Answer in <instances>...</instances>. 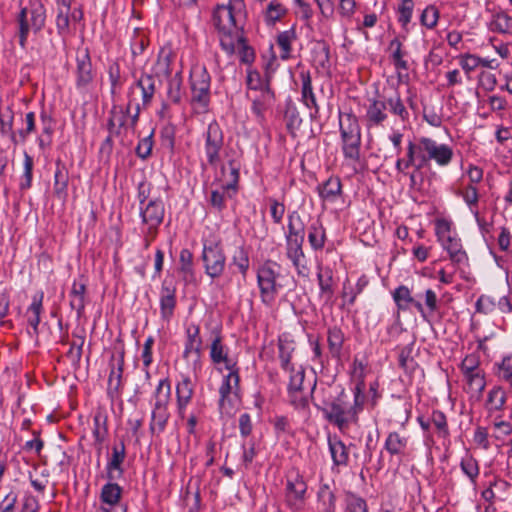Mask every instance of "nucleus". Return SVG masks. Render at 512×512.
Wrapping results in <instances>:
<instances>
[{
	"label": "nucleus",
	"mask_w": 512,
	"mask_h": 512,
	"mask_svg": "<svg viewBox=\"0 0 512 512\" xmlns=\"http://www.w3.org/2000/svg\"><path fill=\"white\" fill-rule=\"evenodd\" d=\"M156 77L152 74L142 73L140 77L129 87L128 100L139 102L137 94L141 95V105L143 108L147 107L153 100L156 92Z\"/></svg>",
	"instance_id": "obj_15"
},
{
	"label": "nucleus",
	"mask_w": 512,
	"mask_h": 512,
	"mask_svg": "<svg viewBox=\"0 0 512 512\" xmlns=\"http://www.w3.org/2000/svg\"><path fill=\"white\" fill-rule=\"evenodd\" d=\"M329 451L333 464L346 466L349 461V449L337 436L328 438Z\"/></svg>",
	"instance_id": "obj_32"
},
{
	"label": "nucleus",
	"mask_w": 512,
	"mask_h": 512,
	"mask_svg": "<svg viewBox=\"0 0 512 512\" xmlns=\"http://www.w3.org/2000/svg\"><path fill=\"white\" fill-rule=\"evenodd\" d=\"M19 44L25 48L29 31H41L46 22V10L40 1L31 2L28 7L21 9L18 17Z\"/></svg>",
	"instance_id": "obj_5"
},
{
	"label": "nucleus",
	"mask_w": 512,
	"mask_h": 512,
	"mask_svg": "<svg viewBox=\"0 0 512 512\" xmlns=\"http://www.w3.org/2000/svg\"><path fill=\"white\" fill-rule=\"evenodd\" d=\"M57 11V30L60 35H65L69 32L70 5L66 0H57Z\"/></svg>",
	"instance_id": "obj_49"
},
{
	"label": "nucleus",
	"mask_w": 512,
	"mask_h": 512,
	"mask_svg": "<svg viewBox=\"0 0 512 512\" xmlns=\"http://www.w3.org/2000/svg\"><path fill=\"white\" fill-rule=\"evenodd\" d=\"M414 10L413 0H402V3L398 7V21L402 27H406L411 19Z\"/></svg>",
	"instance_id": "obj_64"
},
{
	"label": "nucleus",
	"mask_w": 512,
	"mask_h": 512,
	"mask_svg": "<svg viewBox=\"0 0 512 512\" xmlns=\"http://www.w3.org/2000/svg\"><path fill=\"white\" fill-rule=\"evenodd\" d=\"M85 294H86V283L81 276L78 280L75 279L72 284L70 291V306L76 311L77 317L80 318L83 315L85 309Z\"/></svg>",
	"instance_id": "obj_29"
},
{
	"label": "nucleus",
	"mask_w": 512,
	"mask_h": 512,
	"mask_svg": "<svg viewBox=\"0 0 512 512\" xmlns=\"http://www.w3.org/2000/svg\"><path fill=\"white\" fill-rule=\"evenodd\" d=\"M317 496L325 512H335L336 498L328 484H322L320 486Z\"/></svg>",
	"instance_id": "obj_56"
},
{
	"label": "nucleus",
	"mask_w": 512,
	"mask_h": 512,
	"mask_svg": "<svg viewBox=\"0 0 512 512\" xmlns=\"http://www.w3.org/2000/svg\"><path fill=\"white\" fill-rule=\"evenodd\" d=\"M228 374L224 376L223 381L219 388V404L220 406H224V403L229 400V396L231 394H237L239 390V369L238 367H233V369H227Z\"/></svg>",
	"instance_id": "obj_24"
},
{
	"label": "nucleus",
	"mask_w": 512,
	"mask_h": 512,
	"mask_svg": "<svg viewBox=\"0 0 512 512\" xmlns=\"http://www.w3.org/2000/svg\"><path fill=\"white\" fill-rule=\"evenodd\" d=\"M219 34L220 45L228 55L234 54L244 39V37L239 33L238 29L234 32H219Z\"/></svg>",
	"instance_id": "obj_47"
},
{
	"label": "nucleus",
	"mask_w": 512,
	"mask_h": 512,
	"mask_svg": "<svg viewBox=\"0 0 512 512\" xmlns=\"http://www.w3.org/2000/svg\"><path fill=\"white\" fill-rule=\"evenodd\" d=\"M245 12V9H236L234 5L218 4L212 12V21L218 32H234L238 29L237 17Z\"/></svg>",
	"instance_id": "obj_13"
},
{
	"label": "nucleus",
	"mask_w": 512,
	"mask_h": 512,
	"mask_svg": "<svg viewBox=\"0 0 512 512\" xmlns=\"http://www.w3.org/2000/svg\"><path fill=\"white\" fill-rule=\"evenodd\" d=\"M187 340L183 352L184 358H188L190 354L196 356V361L201 357L202 351V338L200 336V328L198 325H189L186 329Z\"/></svg>",
	"instance_id": "obj_27"
},
{
	"label": "nucleus",
	"mask_w": 512,
	"mask_h": 512,
	"mask_svg": "<svg viewBox=\"0 0 512 512\" xmlns=\"http://www.w3.org/2000/svg\"><path fill=\"white\" fill-rule=\"evenodd\" d=\"M296 39V32L294 28L283 31L277 36V45L281 49V58L288 59L291 54V44Z\"/></svg>",
	"instance_id": "obj_55"
},
{
	"label": "nucleus",
	"mask_w": 512,
	"mask_h": 512,
	"mask_svg": "<svg viewBox=\"0 0 512 512\" xmlns=\"http://www.w3.org/2000/svg\"><path fill=\"white\" fill-rule=\"evenodd\" d=\"M123 353L120 355L117 360L116 366L113 365L109 379H108V390L113 392H118L121 386L122 372H123V363H124Z\"/></svg>",
	"instance_id": "obj_58"
},
{
	"label": "nucleus",
	"mask_w": 512,
	"mask_h": 512,
	"mask_svg": "<svg viewBox=\"0 0 512 512\" xmlns=\"http://www.w3.org/2000/svg\"><path fill=\"white\" fill-rule=\"evenodd\" d=\"M392 296L396 303L398 312L407 311L411 306H413L423 318H426V310L424 306L412 297L411 291L407 286L400 285L393 291Z\"/></svg>",
	"instance_id": "obj_21"
},
{
	"label": "nucleus",
	"mask_w": 512,
	"mask_h": 512,
	"mask_svg": "<svg viewBox=\"0 0 512 512\" xmlns=\"http://www.w3.org/2000/svg\"><path fill=\"white\" fill-rule=\"evenodd\" d=\"M126 458V448L124 441H119L112 447V454L106 465V473L109 481H115L122 478L124 470L122 464Z\"/></svg>",
	"instance_id": "obj_18"
},
{
	"label": "nucleus",
	"mask_w": 512,
	"mask_h": 512,
	"mask_svg": "<svg viewBox=\"0 0 512 512\" xmlns=\"http://www.w3.org/2000/svg\"><path fill=\"white\" fill-rule=\"evenodd\" d=\"M506 401V390L501 386H494L487 394L485 406L489 412L501 411L504 409Z\"/></svg>",
	"instance_id": "obj_35"
},
{
	"label": "nucleus",
	"mask_w": 512,
	"mask_h": 512,
	"mask_svg": "<svg viewBox=\"0 0 512 512\" xmlns=\"http://www.w3.org/2000/svg\"><path fill=\"white\" fill-rule=\"evenodd\" d=\"M204 152L210 166L216 167L220 162V153L224 145L222 129L216 121L211 122L204 133Z\"/></svg>",
	"instance_id": "obj_12"
},
{
	"label": "nucleus",
	"mask_w": 512,
	"mask_h": 512,
	"mask_svg": "<svg viewBox=\"0 0 512 512\" xmlns=\"http://www.w3.org/2000/svg\"><path fill=\"white\" fill-rule=\"evenodd\" d=\"M194 394V384L189 376H182L181 381L176 385L177 407L182 414L190 403Z\"/></svg>",
	"instance_id": "obj_31"
},
{
	"label": "nucleus",
	"mask_w": 512,
	"mask_h": 512,
	"mask_svg": "<svg viewBox=\"0 0 512 512\" xmlns=\"http://www.w3.org/2000/svg\"><path fill=\"white\" fill-rule=\"evenodd\" d=\"M451 222L447 219H437L435 221V233L438 242L444 250L447 251L449 259L456 265L467 262L468 256L462 247L460 238L451 231Z\"/></svg>",
	"instance_id": "obj_6"
},
{
	"label": "nucleus",
	"mask_w": 512,
	"mask_h": 512,
	"mask_svg": "<svg viewBox=\"0 0 512 512\" xmlns=\"http://www.w3.org/2000/svg\"><path fill=\"white\" fill-rule=\"evenodd\" d=\"M344 333L337 327L333 326L328 329L327 342L331 356L335 359H340L342 354V348L344 344Z\"/></svg>",
	"instance_id": "obj_37"
},
{
	"label": "nucleus",
	"mask_w": 512,
	"mask_h": 512,
	"mask_svg": "<svg viewBox=\"0 0 512 512\" xmlns=\"http://www.w3.org/2000/svg\"><path fill=\"white\" fill-rule=\"evenodd\" d=\"M386 110L387 107L385 100L377 98L369 99V105L367 106L364 118L366 127L370 129L383 126V123L388 118Z\"/></svg>",
	"instance_id": "obj_19"
},
{
	"label": "nucleus",
	"mask_w": 512,
	"mask_h": 512,
	"mask_svg": "<svg viewBox=\"0 0 512 512\" xmlns=\"http://www.w3.org/2000/svg\"><path fill=\"white\" fill-rule=\"evenodd\" d=\"M210 358L215 365L223 364L225 369L237 367V362L228 356V348L222 343V337L219 332H215L211 342Z\"/></svg>",
	"instance_id": "obj_22"
},
{
	"label": "nucleus",
	"mask_w": 512,
	"mask_h": 512,
	"mask_svg": "<svg viewBox=\"0 0 512 512\" xmlns=\"http://www.w3.org/2000/svg\"><path fill=\"white\" fill-rule=\"evenodd\" d=\"M246 92H257L270 86L269 78H262L261 74L257 70L251 68L247 69L246 76Z\"/></svg>",
	"instance_id": "obj_52"
},
{
	"label": "nucleus",
	"mask_w": 512,
	"mask_h": 512,
	"mask_svg": "<svg viewBox=\"0 0 512 512\" xmlns=\"http://www.w3.org/2000/svg\"><path fill=\"white\" fill-rule=\"evenodd\" d=\"M392 63L397 71H406L409 69L408 62L404 59L407 52L402 49V42L394 38L388 47Z\"/></svg>",
	"instance_id": "obj_38"
},
{
	"label": "nucleus",
	"mask_w": 512,
	"mask_h": 512,
	"mask_svg": "<svg viewBox=\"0 0 512 512\" xmlns=\"http://www.w3.org/2000/svg\"><path fill=\"white\" fill-rule=\"evenodd\" d=\"M14 113L10 106L0 107V131L3 135L9 136L11 142L18 145V137L13 130Z\"/></svg>",
	"instance_id": "obj_34"
},
{
	"label": "nucleus",
	"mask_w": 512,
	"mask_h": 512,
	"mask_svg": "<svg viewBox=\"0 0 512 512\" xmlns=\"http://www.w3.org/2000/svg\"><path fill=\"white\" fill-rule=\"evenodd\" d=\"M304 240H286V255L292 261L298 274L306 276L308 269L305 265V255L302 249Z\"/></svg>",
	"instance_id": "obj_23"
},
{
	"label": "nucleus",
	"mask_w": 512,
	"mask_h": 512,
	"mask_svg": "<svg viewBox=\"0 0 512 512\" xmlns=\"http://www.w3.org/2000/svg\"><path fill=\"white\" fill-rule=\"evenodd\" d=\"M385 102L389 111L399 117L402 122L409 120V112L398 94L385 99Z\"/></svg>",
	"instance_id": "obj_54"
},
{
	"label": "nucleus",
	"mask_w": 512,
	"mask_h": 512,
	"mask_svg": "<svg viewBox=\"0 0 512 512\" xmlns=\"http://www.w3.org/2000/svg\"><path fill=\"white\" fill-rule=\"evenodd\" d=\"M339 126L345 158L358 161L360 159L361 129L357 117L352 113H340Z\"/></svg>",
	"instance_id": "obj_3"
},
{
	"label": "nucleus",
	"mask_w": 512,
	"mask_h": 512,
	"mask_svg": "<svg viewBox=\"0 0 512 512\" xmlns=\"http://www.w3.org/2000/svg\"><path fill=\"white\" fill-rule=\"evenodd\" d=\"M341 181L337 177L328 178L318 187L320 197L325 201H335L341 193Z\"/></svg>",
	"instance_id": "obj_41"
},
{
	"label": "nucleus",
	"mask_w": 512,
	"mask_h": 512,
	"mask_svg": "<svg viewBox=\"0 0 512 512\" xmlns=\"http://www.w3.org/2000/svg\"><path fill=\"white\" fill-rule=\"evenodd\" d=\"M202 261L207 276L211 279L222 276L226 267V255L220 240L203 242Z\"/></svg>",
	"instance_id": "obj_7"
},
{
	"label": "nucleus",
	"mask_w": 512,
	"mask_h": 512,
	"mask_svg": "<svg viewBox=\"0 0 512 512\" xmlns=\"http://www.w3.org/2000/svg\"><path fill=\"white\" fill-rule=\"evenodd\" d=\"M438 19L439 10L435 5L427 6L420 16L421 24L428 29H433L437 25Z\"/></svg>",
	"instance_id": "obj_63"
},
{
	"label": "nucleus",
	"mask_w": 512,
	"mask_h": 512,
	"mask_svg": "<svg viewBox=\"0 0 512 512\" xmlns=\"http://www.w3.org/2000/svg\"><path fill=\"white\" fill-rule=\"evenodd\" d=\"M171 398V385L168 379H161L155 389L151 413L150 431L160 434L164 431L170 417L168 405Z\"/></svg>",
	"instance_id": "obj_4"
},
{
	"label": "nucleus",
	"mask_w": 512,
	"mask_h": 512,
	"mask_svg": "<svg viewBox=\"0 0 512 512\" xmlns=\"http://www.w3.org/2000/svg\"><path fill=\"white\" fill-rule=\"evenodd\" d=\"M369 281L365 275L359 277L356 286L353 288L349 285L348 280L343 284L342 297L349 304L353 305L355 303L356 297L362 293V291L366 288Z\"/></svg>",
	"instance_id": "obj_46"
},
{
	"label": "nucleus",
	"mask_w": 512,
	"mask_h": 512,
	"mask_svg": "<svg viewBox=\"0 0 512 512\" xmlns=\"http://www.w3.org/2000/svg\"><path fill=\"white\" fill-rule=\"evenodd\" d=\"M121 494L122 488L118 484L112 482L105 484L100 493L101 506H125L120 503Z\"/></svg>",
	"instance_id": "obj_33"
},
{
	"label": "nucleus",
	"mask_w": 512,
	"mask_h": 512,
	"mask_svg": "<svg viewBox=\"0 0 512 512\" xmlns=\"http://www.w3.org/2000/svg\"><path fill=\"white\" fill-rule=\"evenodd\" d=\"M76 88L82 92L88 91L91 87L95 71L93 70L90 55L87 50L78 53L76 57Z\"/></svg>",
	"instance_id": "obj_16"
},
{
	"label": "nucleus",
	"mask_w": 512,
	"mask_h": 512,
	"mask_svg": "<svg viewBox=\"0 0 512 512\" xmlns=\"http://www.w3.org/2000/svg\"><path fill=\"white\" fill-rule=\"evenodd\" d=\"M279 266L272 261H267L261 265L257 272V282L260 289L261 300L266 305H271L281 288L277 282L280 275Z\"/></svg>",
	"instance_id": "obj_8"
},
{
	"label": "nucleus",
	"mask_w": 512,
	"mask_h": 512,
	"mask_svg": "<svg viewBox=\"0 0 512 512\" xmlns=\"http://www.w3.org/2000/svg\"><path fill=\"white\" fill-rule=\"evenodd\" d=\"M42 300V292L34 295L33 301L27 310V321L33 328L35 334H38V325L40 323V314L42 310Z\"/></svg>",
	"instance_id": "obj_45"
},
{
	"label": "nucleus",
	"mask_w": 512,
	"mask_h": 512,
	"mask_svg": "<svg viewBox=\"0 0 512 512\" xmlns=\"http://www.w3.org/2000/svg\"><path fill=\"white\" fill-rule=\"evenodd\" d=\"M307 484L298 472H292L287 476L285 487V502L293 511H300L305 504Z\"/></svg>",
	"instance_id": "obj_11"
},
{
	"label": "nucleus",
	"mask_w": 512,
	"mask_h": 512,
	"mask_svg": "<svg viewBox=\"0 0 512 512\" xmlns=\"http://www.w3.org/2000/svg\"><path fill=\"white\" fill-rule=\"evenodd\" d=\"M278 359L280 367L286 373L294 372V368L297 366L292 363V356L295 351V344L292 340L280 337L278 339Z\"/></svg>",
	"instance_id": "obj_26"
},
{
	"label": "nucleus",
	"mask_w": 512,
	"mask_h": 512,
	"mask_svg": "<svg viewBox=\"0 0 512 512\" xmlns=\"http://www.w3.org/2000/svg\"><path fill=\"white\" fill-rule=\"evenodd\" d=\"M246 97L252 102V112L260 120L265 118V113L275 102V94L270 86L257 92H246Z\"/></svg>",
	"instance_id": "obj_17"
},
{
	"label": "nucleus",
	"mask_w": 512,
	"mask_h": 512,
	"mask_svg": "<svg viewBox=\"0 0 512 512\" xmlns=\"http://www.w3.org/2000/svg\"><path fill=\"white\" fill-rule=\"evenodd\" d=\"M94 428L93 437L95 440V446L98 450H101L103 442L106 440L108 435L107 428V417L101 412H98L94 416Z\"/></svg>",
	"instance_id": "obj_44"
},
{
	"label": "nucleus",
	"mask_w": 512,
	"mask_h": 512,
	"mask_svg": "<svg viewBox=\"0 0 512 512\" xmlns=\"http://www.w3.org/2000/svg\"><path fill=\"white\" fill-rule=\"evenodd\" d=\"M489 29L492 32L501 34L512 33V17L504 11H499L493 14L489 23Z\"/></svg>",
	"instance_id": "obj_42"
},
{
	"label": "nucleus",
	"mask_w": 512,
	"mask_h": 512,
	"mask_svg": "<svg viewBox=\"0 0 512 512\" xmlns=\"http://www.w3.org/2000/svg\"><path fill=\"white\" fill-rule=\"evenodd\" d=\"M182 82L183 79L180 71L176 72L168 80L167 96L172 103L177 104L181 101L183 95Z\"/></svg>",
	"instance_id": "obj_53"
},
{
	"label": "nucleus",
	"mask_w": 512,
	"mask_h": 512,
	"mask_svg": "<svg viewBox=\"0 0 512 512\" xmlns=\"http://www.w3.org/2000/svg\"><path fill=\"white\" fill-rule=\"evenodd\" d=\"M176 306V288L167 281H164L161 287L160 311L164 319H169Z\"/></svg>",
	"instance_id": "obj_25"
},
{
	"label": "nucleus",
	"mask_w": 512,
	"mask_h": 512,
	"mask_svg": "<svg viewBox=\"0 0 512 512\" xmlns=\"http://www.w3.org/2000/svg\"><path fill=\"white\" fill-rule=\"evenodd\" d=\"M211 77L204 66L192 68L190 73V85L192 103L202 111H205L210 102Z\"/></svg>",
	"instance_id": "obj_9"
},
{
	"label": "nucleus",
	"mask_w": 512,
	"mask_h": 512,
	"mask_svg": "<svg viewBox=\"0 0 512 512\" xmlns=\"http://www.w3.org/2000/svg\"><path fill=\"white\" fill-rule=\"evenodd\" d=\"M68 188V172L64 165L58 161L56 163V171L54 174V194L60 200H65L67 197Z\"/></svg>",
	"instance_id": "obj_36"
},
{
	"label": "nucleus",
	"mask_w": 512,
	"mask_h": 512,
	"mask_svg": "<svg viewBox=\"0 0 512 512\" xmlns=\"http://www.w3.org/2000/svg\"><path fill=\"white\" fill-rule=\"evenodd\" d=\"M365 384L363 381L357 383L354 389V403L346 401V395L342 392L334 401L322 409L325 418L337 425L340 429L349 423L356 422L358 413L362 410L365 395Z\"/></svg>",
	"instance_id": "obj_1"
},
{
	"label": "nucleus",
	"mask_w": 512,
	"mask_h": 512,
	"mask_svg": "<svg viewBox=\"0 0 512 512\" xmlns=\"http://www.w3.org/2000/svg\"><path fill=\"white\" fill-rule=\"evenodd\" d=\"M466 383V390L471 393L472 396L479 397L485 389L486 382L484 372H472L463 374Z\"/></svg>",
	"instance_id": "obj_40"
},
{
	"label": "nucleus",
	"mask_w": 512,
	"mask_h": 512,
	"mask_svg": "<svg viewBox=\"0 0 512 512\" xmlns=\"http://www.w3.org/2000/svg\"><path fill=\"white\" fill-rule=\"evenodd\" d=\"M288 9L278 0H271L263 12L264 21L268 26H273L280 21Z\"/></svg>",
	"instance_id": "obj_39"
},
{
	"label": "nucleus",
	"mask_w": 512,
	"mask_h": 512,
	"mask_svg": "<svg viewBox=\"0 0 512 512\" xmlns=\"http://www.w3.org/2000/svg\"><path fill=\"white\" fill-rule=\"evenodd\" d=\"M287 227L286 240H304V224L298 212L293 211L289 213Z\"/></svg>",
	"instance_id": "obj_43"
},
{
	"label": "nucleus",
	"mask_w": 512,
	"mask_h": 512,
	"mask_svg": "<svg viewBox=\"0 0 512 512\" xmlns=\"http://www.w3.org/2000/svg\"><path fill=\"white\" fill-rule=\"evenodd\" d=\"M33 166V158L27 152H24L23 175L19 184L21 190H27L31 187Z\"/></svg>",
	"instance_id": "obj_60"
},
{
	"label": "nucleus",
	"mask_w": 512,
	"mask_h": 512,
	"mask_svg": "<svg viewBox=\"0 0 512 512\" xmlns=\"http://www.w3.org/2000/svg\"><path fill=\"white\" fill-rule=\"evenodd\" d=\"M497 376L506 383L512 391V356H507L497 363Z\"/></svg>",
	"instance_id": "obj_59"
},
{
	"label": "nucleus",
	"mask_w": 512,
	"mask_h": 512,
	"mask_svg": "<svg viewBox=\"0 0 512 512\" xmlns=\"http://www.w3.org/2000/svg\"><path fill=\"white\" fill-rule=\"evenodd\" d=\"M107 72L110 82V93L114 98L119 95L125 80L121 75L120 65L116 61L109 64Z\"/></svg>",
	"instance_id": "obj_48"
},
{
	"label": "nucleus",
	"mask_w": 512,
	"mask_h": 512,
	"mask_svg": "<svg viewBox=\"0 0 512 512\" xmlns=\"http://www.w3.org/2000/svg\"><path fill=\"white\" fill-rule=\"evenodd\" d=\"M139 214L142 224L148 227V234L155 237L165 214L162 200L150 199L146 204L139 206Z\"/></svg>",
	"instance_id": "obj_14"
},
{
	"label": "nucleus",
	"mask_w": 512,
	"mask_h": 512,
	"mask_svg": "<svg viewBox=\"0 0 512 512\" xmlns=\"http://www.w3.org/2000/svg\"><path fill=\"white\" fill-rule=\"evenodd\" d=\"M301 80V101L310 110V117L317 118L319 105L312 87V79L309 71H301L299 74Z\"/></svg>",
	"instance_id": "obj_20"
},
{
	"label": "nucleus",
	"mask_w": 512,
	"mask_h": 512,
	"mask_svg": "<svg viewBox=\"0 0 512 512\" xmlns=\"http://www.w3.org/2000/svg\"><path fill=\"white\" fill-rule=\"evenodd\" d=\"M304 379L305 370L299 365L294 368V372L289 373L288 392L303 391Z\"/></svg>",
	"instance_id": "obj_62"
},
{
	"label": "nucleus",
	"mask_w": 512,
	"mask_h": 512,
	"mask_svg": "<svg viewBox=\"0 0 512 512\" xmlns=\"http://www.w3.org/2000/svg\"><path fill=\"white\" fill-rule=\"evenodd\" d=\"M318 285L320 288V298L325 304H333L334 282L333 274L329 268H319L317 273Z\"/></svg>",
	"instance_id": "obj_28"
},
{
	"label": "nucleus",
	"mask_w": 512,
	"mask_h": 512,
	"mask_svg": "<svg viewBox=\"0 0 512 512\" xmlns=\"http://www.w3.org/2000/svg\"><path fill=\"white\" fill-rule=\"evenodd\" d=\"M133 109V100H128L126 107L113 105L107 121V129L111 135L119 138L121 142L130 135L128 126L129 113Z\"/></svg>",
	"instance_id": "obj_10"
},
{
	"label": "nucleus",
	"mask_w": 512,
	"mask_h": 512,
	"mask_svg": "<svg viewBox=\"0 0 512 512\" xmlns=\"http://www.w3.org/2000/svg\"><path fill=\"white\" fill-rule=\"evenodd\" d=\"M409 437L398 432H390L385 440L384 448L391 456L403 457L406 455Z\"/></svg>",
	"instance_id": "obj_30"
},
{
	"label": "nucleus",
	"mask_w": 512,
	"mask_h": 512,
	"mask_svg": "<svg viewBox=\"0 0 512 512\" xmlns=\"http://www.w3.org/2000/svg\"><path fill=\"white\" fill-rule=\"evenodd\" d=\"M325 230L319 222L313 223L309 228L308 240L314 250H320L325 244Z\"/></svg>",
	"instance_id": "obj_57"
},
{
	"label": "nucleus",
	"mask_w": 512,
	"mask_h": 512,
	"mask_svg": "<svg viewBox=\"0 0 512 512\" xmlns=\"http://www.w3.org/2000/svg\"><path fill=\"white\" fill-rule=\"evenodd\" d=\"M418 163L419 158L416 144L412 141H409L407 146V159H398L395 165L396 170L399 173L406 174V170L411 166H414L415 170H417Z\"/></svg>",
	"instance_id": "obj_50"
},
{
	"label": "nucleus",
	"mask_w": 512,
	"mask_h": 512,
	"mask_svg": "<svg viewBox=\"0 0 512 512\" xmlns=\"http://www.w3.org/2000/svg\"><path fill=\"white\" fill-rule=\"evenodd\" d=\"M415 144L419 158L417 171L425 167L430 161H434L438 166L445 167L453 159V148L448 144L437 143L429 137H421Z\"/></svg>",
	"instance_id": "obj_2"
},
{
	"label": "nucleus",
	"mask_w": 512,
	"mask_h": 512,
	"mask_svg": "<svg viewBox=\"0 0 512 512\" xmlns=\"http://www.w3.org/2000/svg\"><path fill=\"white\" fill-rule=\"evenodd\" d=\"M345 503L348 512H368L366 501L352 492L345 494Z\"/></svg>",
	"instance_id": "obj_61"
},
{
	"label": "nucleus",
	"mask_w": 512,
	"mask_h": 512,
	"mask_svg": "<svg viewBox=\"0 0 512 512\" xmlns=\"http://www.w3.org/2000/svg\"><path fill=\"white\" fill-rule=\"evenodd\" d=\"M460 468L475 487L480 473L478 461L472 455L466 454V456L461 459Z\"/></svg>",
	"instance_id": "obj_51"
}]
</instances>
